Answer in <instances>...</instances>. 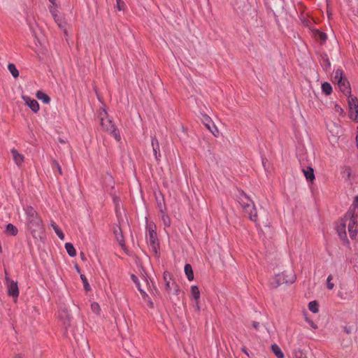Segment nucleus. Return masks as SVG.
I'll list each match as a JSON object with an SVG mask.
<instances>
[{"instance_id":"obj_32","label":"nucleus","mask_w":358,"mask_h":358,"mask_svg":"<svg viewBox=\"0 0 358 358\" xmlns=\"http://www.w3.org/2000/svg\"><path fill=\"white\" fill-rule=\"evenodd\" d=\"M333 280V276L329 275L327 280V286L329 289H332L334 287V284L331 282Z\"/></svg>"},{"instance_id":"obj_30","label":"nucleus","mask_w":358,"mask_h":358,"mask_svg":"<svg viewBox=\"0 0 358 358\" xmlns=\"http://www.w3.org/2000/svg\"><path fill=\"white\" fill-rule=\"evenodd\" d=\"M202 121L207 128H210V124H213L211 119L208 115H203Z\"/></svg>"},{"instance_id":"obj_6","label":"nucleus","mask_w":358,"mask_h":358,"mask_svg":"<svg viewBox=\"0 0 358 358\" xmlns=\"http://www.w3.org/2000/svg\"><path fill=\"white\" fill-rule=\"evenodd\" d=\"M6 285L8 289V294L17 299L19 295V289L17 282L10 280L7 275L6 276Z\"/></svg>"},{"instance_id":"obj_36","label":"nucleus","mask_w":358,"mask_h":358,"mask_svg":"<svg viewBox=\"0 0 358 358\" xmlns=\"http://www.w3.org/2000/svg\"><path fill=\"white\" fill-rule=\"evenodd\" d=\"M82 280H83V282L84 284V287L86 290H89L90 289V285L89 283L87 282V278L86 277H85L84 275H81L80 276Z\"/></svg>"},{"instance_id":"obj_34","label":"nucleus","mask_w":358,"mask_h":358,"mask_svg":"<svg viewBox=\"0 0 358 358\" xmlns=\"http://www.w3.org/2000/svg\"><path fill=\"white\" fill-rule=\"evenodd\" d=\"M55 22L57 24V25L60 27V28H64V22L62 20L61 17L59 16V17L55 19Z\"/></svg>"},{"instance_id":"obj_5","label":"nucleus","mask_w":358,"mask_h":358,"mask_svg":"<svg viewBox=\"0 0 358 358\" xmlns=\"http://www.w3.org/2000/svg\"><path fill=\"white\" fill-rule=\"evenodd\" d=\"M349 106V117L353 121L357 122V110H358V100L356 97L349 96L348 97Z\"/></svg>"},{"instance_id":"obj_10","label":"nucleus","mask_w":358,"mask_h":358,"mask_svg":"<svg viewBox=\"0 0 358 358\" xmlns=\"http://www.w3.org/2000/svg\"><path fill=\"white\" fill-rule=\"evenodd\" d=\"M190 297L195 301V302H196L195 306H196V310H200V306H199L200 292H199V287L197 286L192 285L191 287Z\"/></svg>"},{"instance_id":"obj_31","label":"nucleus","mask_w":358,"mask_h":358,"mask_svg":"<svg viewBox=\"0 0 358 358\" xmlns=\"http://www.w3.org/2000/svg\"><path fill=\"white\" fill-rule=\"evenodd\" d=\"M161 213H162V219L164 222V224L166 227H169L170 225V223H171V221H170V219L169 217L164 214V213L163 212V210L161 209Z\"/></svg>"},{"instance_id":"obj_4","label":"nucleus","mask_w":358,"mask_h":358,"mask_svg":"<svg viewBox=\"0 0 358 358\" xmlns=\"http://www.w3.org/2000/svg\"><path fill=\"white\" fill-rule=\"evenodd\" d=\"M239 203L245 212L248 214L250 219L254 222L257 221V215L254 202L244 193L241 194L239 197Z\"/></svg>"},{"instance_id":"obj_35","label":"nucleus","mask_w":358,"mask_h":358,"mask_svg":"<svg viewBox=\"0 0 358 358\" xmlns=\"http://www.w3.org/2000/svg\"><path fill=\"white\" fill-rule=\"evenodd\" d=\"M52 168L56 169L60 175L62 174L61 166L57 162H56V161L53 162Z\"/></svg>"},{"instance_id":"obj_13","label":"nucleus","mask_w":358,"mask_h":358,"mask_svg":"<svg viewBox=\"0 0 358 358\" xmlns=\"http://www.w3.org/2000/svg\"><path fill=\"white\" fill-rule=\"evenodd\" d=\"M147 240L148 243H150L153 246V248H155L157 244V233L150 225L148 226V235L147 236Z\"/></svg>"},{"instance_id":"obj_26","label":"nucleus","mask_w":358,"mask_h":358,"mask_svg":"<svg viewBox=\"0 0 358 358\" xmlns=\"http://www.w3.org/2000/svg\"><path fill=\"white\" fill-rule=\"evenodd\" d=\"M8 69L14 78H16L19 76L18 70L17 69L14 64H8Z\"/></svg>"},{"instance_id":"obj_28","label":"nucleus","mask_w":358,"mask_h":358,"mask_svg":"<svg viewBox=\"0 0 358 358\" xmlns=\"http://www.w3.org/2000/svg\"><path fill=\"white\" fill-rule=\"evenodd\" d=\"M322 92L327 95H329L332 92L331 85L328 83H324L322 85Z\"/></svg>"},{"instance_id":"obj_43","label":"nucleus","mask_w":358,"mask_h":358,"mask_svg":"<svg viewBox=\"0 0 358 358\" xmlns=\"http://www.w3.org/2000/svg\"><path fill=\"white\" fill-rule=\"evenodd\" d=\"M117 1V6H118V8L119 10H121V3L122 4H124V3L122 1V0H116Z\"/></svg>"},{"instance_id":"obj_17","label":"nucleus","mask_w":358,"mask_h":358,"mask_svg":"<svg viewBox=\"0 0 358 358\" xmlns=\"http://www.w3.org/2000/svg\"><path fill=\"white\" fill-rule=\"evenodd\" d=\"M344 78L345 77L343 75V71L342 69H338L334 71L333 75V80L335 83H341V80H343Z\"/></svg>"},{"instance_id":"obj_9","label":"nucleus","mask_w":358,"mask_h":358,"mask_svg":"<svg viewBox=\"0 0 358 358\" xmlns=\"http://www.w3.org/2000/svg\"><path fill=\"white\" fill-rule=\"evenodd\" d=\"M336 229L339 237L343 241V243H348V240L347 238V234L345 230L346 223L344 222H341L340 224H338Z\"/></svg>"},{"instance_id":"obj_33","label":"nucleus","mask_w":358,"mask_h":358,"mask_svg":"<svg viewBox=\"0 0 358 358\" xmlns=\"http://www.w3.org/2000/svg\"><path fill=\"white\" fill-rule=\"evenodd\" d=\"M91 308H92V311L96 314H98L100 311V306L96 302H94L91 304Z\"/></svg>"},{"instance_id":"obj_45","label":"nucleus","mask_w":358,"mask_h":358,"mask_svg":"<svg viewBox=\"0 0 358 358\" xmlns=\"http://www.w3.org/2000/svg\"><path fill=\"white\" fill-rule=\"evenodd\" d=\"M141 292V295H142V296H143V298H145L146 296H148V294L145 293V291H143H143H141V292Z\"/></svg>"},{"instance_id":"obj_7","label":"nucleus","mask_w":358,"mask_h":358,"mask_svg":"<svg viewBox=\"0 0 358 358\" xmlns=\"http://www.w3.org/2000/svg\"><path fill=\"white\" fill-rule=\"evenodd\" d=\"M356 223V220L354 217V215H352L350 217L348 229L350 238L354 240H356L357 238V229Z\"/></svg>"},{"instance_id":"obj_46","label":"nucleus","mask_w":358,"mask_h":358,"mask_svg":"<svg viewBox=\"0 0 358 358\" xmlns=\"http://www.w3.org/2000/svg\"><path fill=\"white\" fill-rule=\"evenodd\" d=\"M53 5L56 4V0H49Z\"/></svg>"},{"instance_id":"obj_23","label":"nucleus","mask_w":358,"mask_h":358,"mask_svg":"<svg viewBox=\"0 0 358 358\" xmlns=\"http://www.w3.org/2000/svg\"><path fill=\"white\" fill-rule=\"evenodd\" d=\"M36 95L39 100H41L45 103H49L50 101V98L41 91H38Z\"/></svg>"},{"instance_id":"obj_22","label":"nucleus","mask_w":358,"mask_h":358,"mask_svg":"<svg viewBox=\"0 0 358 358\" xmlns=\"http://www.w3.org/2000/svg\"><path fill=\"white\" fill-rule=\"evenodd\" d=\"M271 350L278 358H284V354L277 344H273L271 345Z\"/></svg>"},{"instance_id":"obj_38","label":"nucleus","mask_w":358,"mask_h":358,"mask_svg":"<svg viewBox=\"0 0 358 358\" xmlns=\"http://www.w3.org/2000/svg\"><path fill=\"white\" fill-rule=\"evenodd\" d=\"M171 286L173 287L172 289H173V294L176 295H178L180 292L179 286L176 283H171Z\"/></svg>"},{"instance_id":"obj_48","label":"nucleus","mask_w":358,"mask_h":358,"mask_svg":"<svg viewBox=\"0 0 358 358\" xmlns=\"http://www.w3.org/2000/svg\"><path fill=\"white\" fill-rule=\"evenodd\" d=\"M243 351H244V352H245V354H248V352H247V351H246V350H244Z\"/></svg>"},{"instance_id":"obj_20","label":"nucleus","mask_w":358,"mask_h":358,"mask_svg":"<svg viewBox=\"0 0 358 358\" xmlns=\"http://www.w3.org/2000/svg\"><path fill=\"white\" fill-rule=\"evenodd\" d=\"M6 233L10 236H16L18 233V229L13 224H8L6 227Z\"/></svg>"},{"instance_id":"obj_37","label":"nucleus","mask_w":358,"mask_h":358,"mask_svg":"<svg viewBox=\"0 0 358 358\" xmlns=\"http://www.w3.org/2000/svg\"><path fill=\"white\" fill-rule=\"evenodd\" d=\"M208 129L214 135L216 136V133L218 132L217 129L215 126V124L213 123V124H210V128H208Z\"/></svg>"},{"instance_id":"obj_25","label":"nucleus","mask_w":358,"mask_h":358,"mask_svg":"<svg viewBox=\"0 0 358 358\" xmlns=\"http://www.w3.org/2000/svg\"><path fill=\"white\" fill-rule=\"evenodd\" d=\"M65 249L66 250L67 253L71 257H75L76 255V251L73 244L71 243H65Z\"/></svg>"},{"instance_id":"obj_29","label":"nucleus","mask_w":358,"mask_h":358,"mask_svg":"<svg viewBox=\"0 0 358 358\" xmlns=\"http://www.w3.org/2000/svg\"><path fill=\"white\" fill-rule=\"evenodd\" d=\"M308 308L311 312L316 313L318 312V303L315 301H310L308 304Z\"/></svg>"},{"instance_id":"obj_24","label":"nucleus","mask_w":358,"mask_h":358,"mask_svg":"<svg viewBox=\"0 0 358 358\" xmlns=\"http://www.w3.org/2000/svg\"><path fill=\"white\" fill-rule=\"evenodd\" d=\"M51 227L54 229V231L56 233V234L57 235V236L61 240H64V234L62 232V231L60 229V228L57 225V224L55 222H52Z\"/></svg>"},{"instance_id":"obj_39","label":"nucleus","mask_w":358,"mask_h":358,"mask_svg":"<svg viewBox=\"0 0 358 358\" xmlns=\"http://www.w3.org/2000/svg\"><path fill=\"white\" fill-rule=\"evenodd\" d=\"M334 110L336 113L339 114V115H343V110L342 109V108L338 106V105H335L334 106Z\"/></svg>"},{"instance_id":"obj_47","label":"nucleus","mask_w":358,"mask_h":358,"mask_svg":"<svg viewBox=\"0 0 358 358\" xmlns=\"http://www.w3.org/2000/svg\"><path fill=\"white\" fill-rule=\"evenodd\" d=\"M136 286H137V287H138V290H139L140 292L143 291V289L140 287V285H139V284H137V285H136Z\"/></svg>"},{"instance_id":"obj_44","label":"nucleus","mask_w":358,"mask_h":358,"mask_svg":"<svg viewBox=\"0 0 358 358\" xmlns=\"http://www.w3.org/2000/svg\"><path fill=\"white\" fill-rule=\"evenodd\" d=\"M131 278H132L133 281L136 283V285H137V284H139V282L138 281L137 278L134 275H131Z\"/></svg>"},{"instance_id":"obj_3","label":"nucleus","mask_w":358,"mask_h":358,"mask_svg":"<svg viewBox=\"0 0 358 358\" xmlns=\"http://www.w3.org/2000/svg\"><path fill=\"white\" fill-rule=\"evenodd\" d=\"M296 275L292 271H283L275 275L271 279L270 285L273 288H277L278 287L284 284L294 283L296 280Z\"/></svg>"},{"instance_id":"obj_2","label":"nucleus","mask_w":358,"mask_h":358,"mask_svg":"<svg viewBox=\"0 0 358 358\" xmlns=\"http://www.w3.org/2000/svg\"><path fill=\"white\" fill-rule=\"evenodd\" d=\"M99 116L102 129L110 133L117 141H120L121 136L118 129L113 124L112 120L108 117L106 112L103 110V111L100 112Z\"/></svg>"},{"instance_id":"obj_27","label":"nucleus","mask_w":358,"mask_h":358,"mask_svg":"<svg viewBox=\"0 0 358 358\" xmlns=\"http://www.w3.org/2000/svg\"><path fill=\"white\" fill-rule=\"evenodd\" d=\"M320 62H321V64L324 66L325 70H328L331 66V63L326 55L324 56H322Z\"/></svg>"},{"instance_id":"obj_42","label":"nucleus","mask_w":358,"mask_h":358,"mask_svg":"<svg viewBox=\"0 0 358 358\" xmlns=\"http://www.w3.org/2000/svg\"><path fill=\"white\" fill-rule=\"evenodd\" d=\"M252 327L256 330H258L259 329V323L257 322H252Z\"/></svg>"},{"instance_id":"obj_49","label":"nucleus","mask_w":358,"mask_h":358,"mask_svg":"<svg viewBox=\"0 0 358 358\" xmlns=\"http://www.w3.org/2000/svg\"><path fill=\"white\" fill-rule=\"evenodd\" d=\"M357 135H358V126H357Z\"/></svg>"},{"instance_id":"obj_15","label":"nucleus","mask_w":358,"mask_h":358,"mask_svg":"<svg viewBox=\"0 0 358 358\" xmlns=\"http://www.w3.org/2000/svg\"><path fill=\"white\" fill-rule=\"evenodd\" d=\"M152 146L156 160L159 161L161 157L158 140L155 137L152 138Z\"/></svg>"},{"instance_id":"obj_50","label":"nucleus","mask_w":358,"mask_h":358,"mask_svg":"<svg viewBox=\"0 0 358 358\" xmlns=\"http://www.w3.org/2000/svg\"><path fill=\"white\" fill-rule=\"evenodd\" d=\"M357 122H358V109H357Z\"/></svg>"},{"instance_id":"obj_12","label":"nucleus","mask_w":358,"mask_h":358,"mask_svg":"<svg viewBox=\"0 0 358 358\" xmlns=\"http://www.w3.org/2000/svg\"><path fill=\"white\" fill-rule=\"evenodd\" d=\"M163 279L165 282V290L168 293H170L173 288V287L171 286V283H176V282L172 280L171 274L167 271H165L164 273Z\"/></svg>"},{"instance_id":"obj_1","label":"nucleus","mask_w":358,"mask_h":358,"mask_svg":"<svg viewBox=\"0 0 358 358\" xmlns=\"http://www.w3.org/2000/svg\"><path fill=\"white\" fill-rule=\"evenodd\" d=\"M26 228L34 239H42L44 227L42 219L33 207L24 208Z\"/></svg>"},{"instance_id":"obj_21","label":"nucleus","mask_w":358,"mask_h":358,"mask_svg":"<svg viewBox=\"0 0 358 358\" xmlns=\"http://www.w3.org/2000/svg\"><path fill=\"white\" fill-rule=\"evenodd\" d=\"M184 270H185V275H187V279L189 281L193 280L194 273H193V270H192L191 265L189 264H185Z\"/></svg>"},{"instance_id":"obj_14","label":"nucleus","mask_w":358,"mask_h":358,"mask_svg":"<svg viewBox=\"0 0 358 358\" xmlns=\"http://www.w3.org/2000/svg\"><path fill=\"white\" fill-rule=\"evenodd\" d=\"M10 152L12 154L13 159L14 160L15 163L18 166H21L22 162H24V157L23 155L18 152L17 150L15 148H13L10 150Z\"/></svg>"},{"instance_id":"obj_19","label":"nucleus","mask_w":358,"mask_h":358,"mask_svg":"<svg viewBox=\"0 0 358 358\" xmlns=\"http://www.w3.org/2000/svg\"><path fill=\"white\" fill-rule=\"evenodd\" d=\"M303 172L307 180L313 181L315 179L314 171L311 167L303 169Z\"/></svg>"},{"instance_id":"obj_18","label":"nucleus","mask_w":358,"mask_h":358,"mask_svg":"<svg viewBox=\"0 0 358 358\" xmlns=\"http://www.w3.org/2000/svg\"><path fill=\"white\" fill-rule=\"evenodd\" d=\"M293 358H308L306 352L301 348H296L292 352Z\"/></svg>"},{"instance_id":"obj_41","label":"nucleus","mask_w":358,"mask_h":358,"mask_svg":"<svg viewBox=\"0 0 358 358\" xmlns=\"http://www.w3.org/2000/svg\"><path fill=\"white\" fill-rule=\"evenodd\" d=\"M353 206L355 208H358V196H357L355 199H354V201H353Z\"/></svg>"},{"instance_id":"obj_11","label":"nucleus","mask_w":358,"mask_h":358,"mask_svg":"<svg viewBox=\"0 0 358 358\" xmlns=\"http://www.w3.org/2000/svg\"><path fill=\"white\" fill-rule=\"evenodd\" d=\"M340 90L346 95H351L350 87L348 80L346 78L341 80V83H337Z\"/></svg>"},{"instance_id":"obj_40","label":"nucleus","mask_w":358,"mask_h":358,"mask_svg":"<svg viewBox=\"0 0 358 358\" xmlns=\"http://www.w3.org/2000/svg\"><path fill=\"white\" fill-rule=\"evenodd\" d=\"M50 11L52 17H54V19H56L59 17L57 14V10L52 8V7L50 8Z\"/></svg>"},{"instance_id":"obj_16","label":"nucleus","mask_w":358,"mask_h":358,"mask_svg":"<svg viewBox=\"0 0 358 358\" xmlns=\"http://www.w3.org/2000/svg\"><path fill=\"white\" fill-rule=\"evenodd\" d=\"M313 35L316 40L320 41L321 44L325 43L327 39V34L324 32H322L319 30H314Z\"/></svg>"},{"instance_id":"obj_8","label":"nucleus","mask_w":358,"mask_h":358,"mask_svg":"<svg viewBox=\"0 0 358 358\" xmlns=\"http://www.w3.org/2000/svg\"><path fill=\"white\" fill-rule=\"evenodd\" d=\"M22 98L25 104L29 106L34 113H37L39 110V104L36 100L32 99L28 96H22Z\"/></svg>"}]
</instances>
